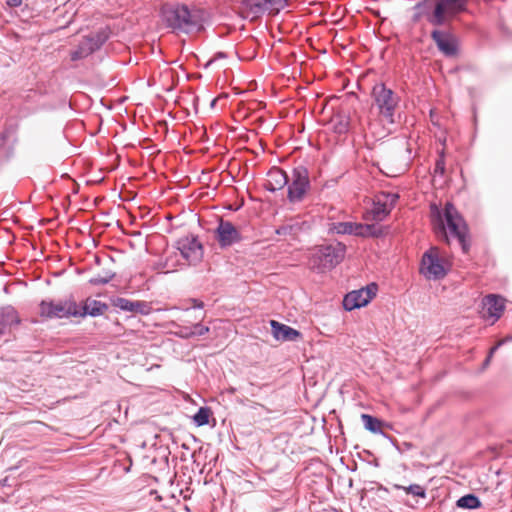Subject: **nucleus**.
I'll use <instances>...</instances> for the list:
<instances>
[{
  "instance_id": "f257e3e1",
  "label": "nucleus",
  "mask_w": 512,
  "mask_h": 512,
  "mask_svg": "<svg viewBox=\"0 0 512 512\" xmlns=\"http://www.w3.org/2000/svg\"><path fill=\"white\" fill-rule=\"evenodd\" d=\"M160 14L163 23L173 31L192 33L203 28V11L186 4L166 3Z\"/></svg>"
},
{
  "instance_id": "f03ea898",
  "label": "nucleus",
  "mask_w": 512,
  "mask_h": 512,
  "mask_svg": "<svg viewBox=\"0 0 512 512\" xmlns=\"http://www.w3.org/2000/svg\"><path fill=\"white\" fill-rule=\"evenodd\" d=\"M432 211L436 213V229L438 232L447 239V227L450 235L458 240L462 252L468 253L470 249L468 226L455 206L451 202H447L444 206L443 214H441L436 206H432Z\"/></svg>"
},
{
  "instance_id": "7ed1b4c3",
  "label": "nucleus",
  "mask_w": 512,
  "mask_h": 512,
  "mask_svg": "<svg viewBox=\"0 0 512 512\" xmlns=\"http://www.w3.org/2000/svg\"><path fill=\"white\" fill-rule=\"evenodd\" d=\"M346 254V245L342 242H332L318 245L309 259L312 270L324 272L331 270L340 264Z\"/></svg>"
},
{
  "instance_id": "20e7f679",
  "label": "nucleus",
  "mask_w": 512,
  "mask_h": 512,
  "mask_svg": "<svg viewBox=\"0 0 512 512\" xmlns=\"http://www.w3.org/2000/svg\"><path fill=\"white\" fill-rule=\"evenodd\" d=\"M372 98L380 115L390 124L395 122L394 115L400 97L384 83H377L372 89Z\"/></svg>"
},
{
  "instance_id": "39448f33",
  "label": "nucleus",
  "mask_w": 512,
  "mask_h": 512,
  "mask_svg": "<svg viewBox=\"0 0 512 512\" xmlns=\"http://www.w3.org/2000/svg\"><path fill=\"white\" fill-rule=\"evenodd\" d=\"M77 314V303L73 300L58 302L42 300L39 304V315L45 319L77 317Z\"/></svg>"
},
{
  "instance_id": "423d86ee",
  "label": "nucleus",
  "mask_w": 512,
  "mask_h": 512,
  "mask_svg": "<svg viewBox=\"0 0 512 512\" xmlns=\"http://www.w3.org/2000/svg\"><path fill=\"white\" fill-rule=\"evenodd\" d=\"M329 234L354 235L358 237H377L381 230L373 224L356 222H331L328 224Z\"/></svg>"
},
{
  "instance_id": "0eeeda50",
  "label": "nucleus",
  "mask_w": 512,
  "mask_h": 512,
  "mask_svg": "<svg viewBox=\"0 0 512 512\" xmlns=\"http://www.w3.org/2000/svg\"><path fill=\"white\" fill-rule=\"evenodd\" d=\"M310 188L308 169L299 165L292 171V182L288 185L287 198L291 203L300 202Z\"/></svg>"
},
{
  "instance_id": "6e6552de",
  "label": "nucleus",
  "mask_w": 512,
  "mask_h": 512,
  "mask_svg": "<svg viewBox=\"0 0 512 512\" xmlns=\"http://www.w3.org/2000/svg\"><path fill=\"white\" fill-rule=\"evenodd\" d=\"M420 273L425 278L433 280H439L446 276L447 271L439 257L438 248L431 247L423 254Z\"/></svg>"
},
{
  "instance_id": "1a4fd4ad",
  "label": "nucleus",
  "mask_w": 512,
  "mask_h": 512,
  "mask_svg": "<svg viewBox=\"0 0 512 512\" xmlns=\"http://www.w3.org/2000/svg\"><path fill=\"white\" fill-rule=\"evenodd\" d=\"M377 290V284L370 283L364 288L347 293L343 299L344 309L352 311L366 306L376 296Z\"/></svg>"
},
{
  "instance_id": "9d476101",
  "label": "nucleus",
  "mask_w": 512,
  "mask_h": 512,
  "mask_svg": "<svg viewBox=\"0 0 512 512\" xmlns=\"http://www.w3.org/2000/svg\"><path fill=\"white\" fill-rule=\"evenodd\" d=\"M176 248L189 264L196 265L203 257V246L197 236L190 235L176 241Z\"/></svg>"
},
{
  "instance_id": "9b49d317",
  "label": "nucleus",
  "mask_w": 512,
  "mask_h": 512,
  "mask_svg": "<svg viewBox=\"0 0 512 512\" xmlns=\"http://www.w3.org/2000/svg\"><path fill=\"white\" fill-rule=\"evenodd\" d=\"M215 238L222 249L231 247L243 240V236L236 226L224 219L219 220L215 229Z\"/></svg>"
},
{
  "instance_id": "f8f14e48",
  "label": "nucleus",
  "mask_w": 512,
  "mask_h": 512,
  "mask_svg": "<svg viewBox=\"0 0 512 512\" xmlns=\"http://www.w3.org/2000/svg\"><path fill=\"white\" fill-rule=\"evenodd\" d=\"M431 38L438 50L446 57H454L458 53L457 37L448 30L434 29Z\"/></svg>"
},
{
  "instance_id": "ddd939ff",
  "label": "nucleus",
  "mask_w": 512,
  "mask_h": 512,
  "mask_svg": "<svg viewBox=\"0 0 512 512\" xmlns=\"http://www.w3.org/2000/svg\"><path fill=\"white\" fill-rule=\"evenodd\" d=\"M267 177L264 188L270 192L281 190L288 184V175L278 167H272L268 171Z\"/></svg>"
},
{
  "instance_id": "4468645a",
  "label": "nucleus",
  "mask_w": 512,
  "mask_h": 512,
  "mask_svg": "<svg viewBox=\"0 0 512 512\" xmlns=\"http://www.w3.org/2000/svg\"><path fill=\"white\" fill-rule=\"evenodd\" d=\"M113 306L120 310L147 315L150 313L151 307L144 301H132L126 298L117 297L113 300Z\"/></svg>"
},
{
  "instance_id": "2eb2a0df",
  "label": "nucleus",
  "mask_w": 512,
  "mask_h": 512,
  "mask_svg": "<svg viewBox=\"0 0 512 512\" xmlns=\"http://www.w3.org/2000/svg\"><path fill=\"white\" fill-rule=\"evenodd\" d=\"M270 325L272 328V335L276 340L279 341H296L301 337V333L282 323H279L276 320H271Z\"/></svg>"
},
{
  "instance_id": "dca6fc26",
  "label": "nucleus",
  "mask_w": 512,
  "mask_h": 512,
  "mask_svg": "<svg viewBox=\"0 0 512 512\" xmlns=\"http://www.w3.org/2000/svg\"><path fill=\"white\" fill-rule=\"evenodd\" d=\"M20 324V317L11 305L0 307V335L5 334L14 325Z\"/></svg>"
},
{
  "instance_id": "f3484780",
  "label": "nucleus",
  "mask_w": 512,
  "mask_h": 512,
  "mask_svg": "<svg viewBox=\"0 0 512 512\" xmlns=\"http://www.w3.org/2000/svg\"><path fill=\"white\" fill-rule=\"evenodd\" d=\"M107 310L108 305L106 303L92 298H87L81 308L77 305V317H97L103 315Z\"/></svg>"
},
{
  "instance_id": "a211bd4d",
  "label": "nucleus",
  "mask_w": 512,
  "mask_h": 512,
  "mask_svg": "<svg viewBox=\"0 0 512 512\" xmlns=\"http://www.w3.org/2000/svg\"><path fill=\"white\" fill-rule=\"evenodd\" d=\"M483 307L490 317L499 319L504 311V299L495 294H489L483 299Z\"/></svg>"
},
{
  "instance_id": "6ab92c4d",
  "label": "nucleus",
  "mask_w": 512,
  "mask_h": 512,
  "mask_svg": "<svg viewBox=\"0 0 512 512\" xmlns=\"http://www.w3.org/2000/svg\"><path fill=\"white\" fill-rule=\"evenodd\" d=\"M436 3L441 5L449 16H454L467 10L468 0H437Z\"/></svg>"
},
{
  "instance_id": "aec40b11",
  "label": "nucleus",
  "mask_w": 512,
  "mask_h": 512,
  "mask_svg": "<svg viewBox=\"0 0 512 512\" xmlns=\"http://www.w3.org/2000/svg\"><path fill=\"white\" fill-rule=\"evenodd\" d=\"M391 488L395 490H402L406 495H411L414 498L425 499L427 497L425 487L421 486L420 484H410L408 486L392 484Z\"/></svg>"
},
{
  "instance_id": "412c9836",
  "label": "nucleus",
  "mask_w": 512,
  "mask_h": 512,
  "mask_svg": "<svg viewBox=\"0 0 512 512\" xmlns=\"http://www.w3.org/2000/svg\"><path fill=\"white\" fill-rule=\"evenodd\" d=\"M391 211V208L388 206L386 201H382L380 198H377L373 202V206L371 208V214L373 220L382 221Z\"/></svg>"
},
{
  "instance_id": "4be33fe9",
  "label": "nucleus",
  "mask_w": 512,
  "mask_h": 512,
  "mask_svg": "<svg viewBox=\"0 0 512 512\" xmlns=\"http://www.w3.org/2000/svg\"><path fill=\"white\" fill-rule=\"evenodd\" d=\"M482 505L480 499L475 494H466L462 497H460L456 501V506L458 508L467 509V510H474L480 508Z\"/></svg>"
},
{
  "instance_id": "5701e85b",
  "label": "nucleus",
  "mask_w": 512,
  "mask_h": 512,
  "mask_svg": "<svg viewBox=\"0 0 512 512\" xmlns=\"http://www.w3.org/2000/svg\"><path fill=\"white\" fill-rule=\"evenodd\" d=\"M447 11L438 3L435 4L433 13L427 16V21L433 26H442L447 20Z\"/></svg>"
},
{
  "instance_id": "b1692460",
  "label": "nucleus",
  "mask_w": 512,
  "mask_h": 512,
  "mask_svg": "<svg viewBox=\"0 0 512 512\" xmlns=\"http://www.w3.org/2000/svg\"><path fill=\"white\" fill-rule=\"evenodd\" d=\"M361 420H362L363 425L366 430H368L374 434L382 433V430H381L382 422L378 418H376L372 415H369V414H362Z\"/></svg>"
},
{
  "instance_id": "393cba45",
  "label": "nucleus",
  "mask_w": 512,
  "mask_h": 512,
  "mask_svg": "<svg viewBox=\"0 0 512 512\" xmlns=\"http://www.w3.org/2000/svg\"><path fill=\"white\" fill-rule=\"evenodd\" d=\"M243 6L248 9L253 16H259L265 12V0H244Z\"/></svg>"
},
{
  "instance_id": "a878e982",
  "label": "nucleus",
  "mask_w": 512,
  "mask_h": 512,
  "mask_svg": "<svg viewBox=\"0 0 512 512\" xmlns=\"http://www.w3.org/2000/svg\"><path fill=\"white\" fill-rule=\"evenodd\" d=\"M332 122L334 131L338 134H344L349 129V118L345 115H336Z\"/></svg>"
},
{
  "instance_id": "bb28decb",
  "label": "nucleus",
  "mask_w": 512,
  "mask_h": 512,
  "mask_svg": "<svg viewBox=\"0 0 512 512\" xmlns=\"http://www.w3.org/2000/svg\"><path fill=\"white\" fill-rule=\"evenodd\" d=\"M91 49L85 44L83 40L80 41L79 45L75 50L71 52V60L78 61L91 55Z\"/></svg>"
},
{
  "instance_id": "cd10ccee",
  "label": "nucleus",
  "mask_w": 512,
  "mask_h": 512,
  "mask_svg": "<svg viewBox=\"0 0 512 512\" xmlns=\"http://www.w3.org/2000/svg\"><path fill=\"white\" fill-rule=\"evenodd\" d=\"M115 276V273L110 270H103L102 273H99L93 276L89 282L92 285H105L109 283Z\"/></svg>"
},
{
  "instance_id": "c85d7f7f",
  "label": "nucleus",
  "mask_w": 512,
  "mask_h": 512,
  "mask_svg": "<svg viewBox=\"0 0 512 512\" xmlns=\"http://www.w3.org/2000/svg\"><path fill=\"white\" fill-rule=\"evenodd\" d=\"M210 409L208 407H200L193 416V421L197 426H204L209 423Z\"/></svg>"
},
{
  "instance_id": "c756f323",
  "label": "nucleus",
  "mask_w": 512,
  "mask_h": 512,
  "mask_svg": "<svg viewBox=\"0 0 512 512\" xmlns=\"http://www.w3.org/2000/svg\"><path fill=\"white\" fill-rule=\"evenodd\" d=\"M286 6V0H265V11L276 14Z\"/></svg>"
},
{
  "instance_id": "7c9ffc66",
  "label": "nucleus",
  "mask_w": 512,
  "mask_h": 512,
  "mask_svg": "<svg viewBox=\"0 0 512 512\" xmlns=\"http://www.w3.org/2000/svg\"><path fill=\"white\" fill-rule=\"evenodd\" d=\"M445 173V156L442 151L439 158L436 160L434 167V174L444 175Z\"/></svg>"
},
{
  "instance_id": "2f4dec72",
  "label": "nucleus",
  "mask_w": 512,
  "mask_h": 512,
  "mask_svg": "<svg viewBox=\"0 0 512 512\" xmlns=\"http://www.w3.org/2000/svg\"><path fill=\"white\" fill-rule=\"evenodd\" d=\"M209 327L204 326L201 323H196L192 326L193 337L195 336H203L209 332Z\"/></svg>"
},
{
  "instance_id": "473e14b6",
  "label": "nucleus",
  "mask_w": 512,
  "mask_h": 512,
  "mask_svg": "<svg viewBox=\"0 0 512 512\" xmlns=\"http://www.w3.org/2000/svg\"><path fill=\"white\" fill-rule=\"evenodd\" d=\"M92 39H94V41L96 43H98V45H100L101 47L104 45V43L107 41L108 39V34L107 32L105 31H99L95 34H92V35H89Z\"/></svg>"
},
{
  "instance_id": "72a5a7b5",
  "label": "nucleus",
  "mask_w": 512,
  "mask_h": 512,
  "mask_svg": "<svg viewBox=\"0 0 512 512\" xmlns=\"http://www.w3.org/2000/svg\"><path fill=\"white\" fill-rule=\"evenodd\" d=\"M176 336L182 338V339H189L193 337L192 333V327H180L178 331L175 332Z\"/></svg>"
},
{
  "instance_id": "f704fd0d",
  "label": "nucleus",
  "mask_w": 512,
  "mask_h": 512,
  "mask_svg": "<svg viewBox=\"0 0 512 512\" xmlns=\"http://www.w3.org/2000/svg\"><path fill=\"white\" fill-rule=\"evenodd\" d=\"M86 45H88V47L91 49V53L93 54L95 51L99 50L101 48L100 45H98V43H96L94 41V39H92L89 35L88 36H85L83 39H82Z\"/></svg>"
},
{
  "instance_id": "c9c22d12",
  "label": "nucleus",
  "mask_w": 512,
  "mask_h": 512,
  "mask_svg": "<svg viewBox=\"0 0 512 512\" xmlns=\"http://www.w3.org/2000/svg\"><path fill=\"white\" fill-rule=\"evenodd\" d=\"M86 45H88V47L91 49V53L93 54L95 51L99 50L101 48L100 45H98V43H96L94 41V39H92L89 35L88 36H85L83 39H82Z\"/></svg>"
},
{
  "instance_id": "e433bc0d",
  "label": "nucleus",
  "mask_w": 512,
  "mask_h": 512,
  "mask_svg": "<svg viewBox=\"0 0 512 512\" xmlns=\"http://www.w3.org/2000/svg\"><path fill=\"white\" fill-rule=\"evenodd\" d=\"M10 137V133L8 131H3L0 133V154L5 151L7 141Z\"/></svg>"
},
{
  "instance_id": "4c0bfd02",
  "label": "nucleus",
  "mask_w": 512,
  "mask_h": 512,
  "mask_svg": "<svg viewBox=\"0 0 512 512\" xmlns=\"http://www.w3.org/2000/svg\"><path fill=\"white\" fill-rule=\"evenodd\" d=\"M428 1L429 0H423V1H420L418 3L415 4L414 6V10L416 12H419V11H424L425 14L427 13V10L429 9L428 7Z\"/></svg>"
},
{
  "instance_id": "58836bf2",
  "label": "nucleus",
  "mask_w": 512,
  "mask_h": 512,
  "mask_svg": "<svg viewBox=\"0 0 512 512\" xmlns=\"http://www.w3.org/2000/svg\"><path fill=\"white\" fill-rule=\"evenodd\" d=\"M189 303H190V308H193V309H203L205 306L203 301L196 299V298L189 299Z\"/></svg>"
},
{
  "instance_id": "ea45409f",
  "label": "nucleus",
  "mask_w": 512,
  "mask_h": 512,
  "mask_svg": "<svg viewBox=\"0 0 512 512\" xmlns=\"http://www.w3.org/2000/svg\"><path fill=\"white\" fill-rule=\"evenodd\" d=\"M292 228L290 226H281L276 230L278 235H286Z\"/></svg>"
},
{
  "instance_id": "a19ab883",
  "label": "nucleus",
  "mask_w": 512,
  "mask_h": 512,
  "mask_svg": "<svg viewBox=\"0 0 512 512\" xmlns=\"http://www.w3.org/2000/svg\"><path fill=\"white\" fill-rule=\"evenodd\" d=\"M504 344V341L500 340L498 343H496L495 346H493L488 355H490V357H493L494 353Z\"/></svg>"
},
{
  "instance_id": "79ce46f5",
  "label": "nucleus",
  "mask_w": 512,
  "mask_h": 512,
  "mask_svg": "<svg viewBox=\"0 0 512 512\" xmlns=\"http://www.w3.org/2000/svg\"><path fill=\"white\" fill-rule=\"evenodd\" d=\"M6 3L10 7H19L22 4V0H7Z\"/></svg>"
},
{
  "instance_id": "37998d69",
  "label": "nucleus",
  "mask_w": 512,
  "mask_h": 512,
  "mask_svg": "<svg viewBox=\"0 0 512 512\" xmlns=\"http://www.w3.org/2000/svg\"><path fill=\"white\" fill-rule=\"evenodd\" d=\"M423 15H425L424 11L415 12L412 18L413 22H418Z\"/></svg>"
},
{
  "instance_id": "c03bdc74",
  "label": "nucleus",
  "mask_w": 512,
  "mask_h": 512,
  "mask_svg": "<svg viewBox=\"0 0 512 512\" xmlns=\"http://www.w3.org/2000/svg\"><path fill=\"white\" fill-rule=\"evenodd\" d=\"M491 358H492V357H490V355H488V356L486 357V359L484 360V363H483V366H484V367H487V366L490 364Z\"/></svg>"
},
{
  "instance_id": "a18cd8bd",
  "label": "nucleus",
  "mask_w": 512,
  "mask_h": 512,
  "mask_svg": "<svg viewBox=\"0 0 512 512\" xmlns=\"http://www.w3.org/2000/svg\"><path fill=\"white\" fill-rule=\"evenodd\" d=\"M402 501H403V503H404L406 506H408V507H410V508H415V505H414V504H412V503H410L409 501H406V500H402Z\"/></svg>"
},
{
  "instance_id": "49530a36",
  "label": "nucleus",
  "mask_w": 512,
  "mask_h": 512,
  "mask_svg": "<svg viewBox=\"0 0 512 512\" xmlns=\"http://www.w3.org/2000/svg\"><path fill=\"white\" fill-rule=\"evenodd\" d=\"M502 341H504V344H505L506 342H510V341H512V335H508V336H506L504 339H502Z\"/></svg>"
},
{
  "instance_id": "de8ad7c7",
  "label": "nucleus",
  "mask_w": 512,
  "mask_h": 512,
  "mask_svg": "<svg viewBox=\"0 0 512 512\" xmlns=\"http://www.w3.org/2000/svg\"><path fill=\"white\" fill-rule=\"evenodd\" d=\"M379 489L384 491V492H389V489L387 487H384V486H380Z\"/></svg>"
},
{
  "instance_id": "09e8293b",
  "label": "nucleus",
  "mask_w": 512,
  "mask_h": 512,
  "mask_svg": "<svg viewBox=\"0 0 512 512\" xmlns=\"http://www.w3.org/2000/svg\"><path fill=\"white\" fill-rule=\"evenodd\" d=\"M216 102H217V98H214V99L211 101V104H210V105H211V107H214V106H215V104H216Z\"/></svg>"
},
{
  "instance_id": "8fccbe9b",
  "label": "nucleus",
  "mask_w": 512,
  "mask_h": 512,
  "mask_svg": "<svg viewBox=\"0 0 512 512\" xmlns=\"http://www.w3.org/2000/svg\"><path fill=\"white\" fill-rule=\"evenodd\" d=\"M406 151L408 152V154H409V157H410V156H411V153H412V150H411V148H410V147H407V148H406Z\"/></svg>"
},
{
  "instance_id": "3c124183",
  "label": "nucleus",
  "mask_w": 512,
  "mask_h": 512,
  "mask_svg": "<svg viewBox=\"0 0 512 512\" xmlns=\"http://www.w3.org/2000/svg\"><path fill=\"white\" fill-rule=\"evenodd\" d=\"M217 56H218V57H224V56H225V54H224V53H222V52H219V53L217 54Z\"/></svg>"
},
{
  "instance_id": "603ef678",
  "label": "nucleus",
  "mask_w": 512,
  "mask_h": 512,
  "mask_svg": "<svg viewBox=\"0 0 512 512\" xmlns=\"http://www.w3.org/2000/svg\"><path fill=\"white\" fill-rule=\"evenodd\" d=\"M391 197H392V201H394L395 199H397V198H398V196H397V195H391Z\"/></svg>"
}]
</instances>
